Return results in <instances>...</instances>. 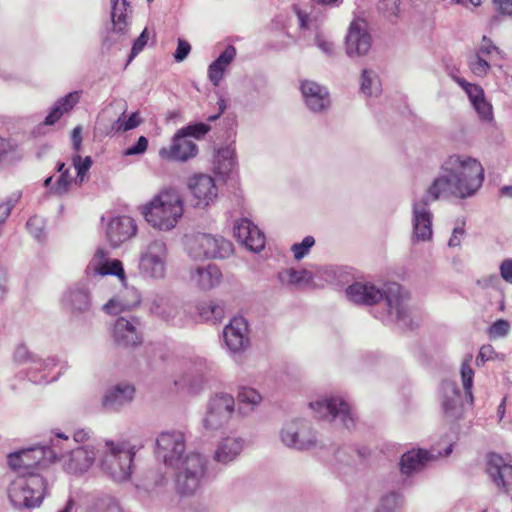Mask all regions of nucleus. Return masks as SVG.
Returning <instances> with one entry per match:
<instances>
[{"mask_svg":"<svg viewBox=\"0 0 512 512\" xmlns=\"http://www.w3.org/2000/svg\"><path fill=\"white\" fill-rule=\"evenodd\" d=\"M279 282L289 288H304L313 281V273L307 269L286 268L278 273Z\"/></svg>","mask_w":512,"mask_h":512,"instance_id":"35","label":"nucleus"},{"mask_svg":"<svg viewBox=\"0 0 512 512\" xmlns=\"http://www.w3.org/2000/svg\"><path fill=\"white\" fill-rule=\"evenodd\" d=\"M61 306L72 319H79L90 311L92 306L91 295L83 286L69 287L62 295Z\"/></svg>","mask_w":512,"mask_h":512,"instance_id":"21","label":"nucleus"},{"mask_svg":"<svg viewBox=\"0 0 512 512\" xmlns=\"http://www.w3.org/2000/svg\"><path fill=\"white\" fill-rule=\"evenodd\" d=\"M486 471L498 488L505 491L512 490V465L501 455L496 453L488 455Z\"/></svg>","mask_w":512,"mask_h":512,"instance_id":"25","label":"nucleus"},{"mask_svg":"<svg viewBox=\"0 0 512 512\" xmlns=\"http://www.w3.org/2000/svg\"><path fill=\"white\" fill-rule=\"evenodd\" d=\"M346 297L355 304L366 306L382 301L385 311L376 316L382 322H405L409 315V295L395 282L381 286L355 282L346 289Z\"/></svg>","mask_w":512,"mask_h":512,"instance_id":"4","label":"nucleus"},{"mask_svg":"<svg viewBox=\"0 0 512 512\" xmlns=\"http://www.w3.org/2000/svg\"><path fill=\"white\" fill-rule=\"evenodd\" d=\"M378 9L387 16H397L399 12L398 0H380Z\"/></svg>","mask_w":512,"mask_h":512,"instance_id":"57","label":"nucleus"},{"mask_svg":"<svg viewBox=\"0 0 512 512\" xmlns=\"http://www.w3.org/2000/svg\"><path fill=\"white\" fill-rule=\"evenodd\" d=\"M30 358V352L27 345L18 344L14 352V361L18 364L26 363Z\"/></svg>","mask_w":512,"mask_h":512,"instance_id":"61","label":"nucleus"},{"mask_svg":"<svg viewBox=\"0 0 512 512\" xmlns=\"http://www.w3.org/2000/svg\"><path fill=\"white\" fill-rule=\"evenodd\" d=\"M247 447L246 438L237 433L230 432L219 438L212 454L213 461L223 467H227L238 461Z\"/></svg>","mask_w":512,"mask_h":512,"instance_id":"16","label":"nucleus"},{"mask_svg":"<svg viewBox=\"0 0 512 512\" xmlns=\"http://www.w3.org/2000/svg\"><path fill=\"white\" fill-rule=\"evenodd\" d=\"M57 171L59 172V177L57 181L55 182V185L52 187V190L58 194L62 195L68 192L69 187L71 184L75 181L76 183V177L74 178L73 175L70 172V168H67L65 163L59 162L57 164Z\"/></svg>","mask_w":512,"mask_h":512,"instance_id":"43","label":"nucleus"},{"mask_svg":"<svg viewBox=\"0 0 512 512\" xmlns=\"http://www.w3.org/2000/svg\"><path fill=\"white\" fill-rule=\"evenodd\" d=\"M96 456L93 446H72L70 436L58 428L34 443V508L42 504L49 488V479L38 472L49 471L54 464L60 463L68 474L81 475L92 467Z\"/></svg>","mask_w":512,"mask_h":512,"instance_id":"2","label":"nucleus"},{"mask_svg":"<svg viewBox=\"0 0 512 512\" xmlns=\"http://www.w3.org/2000/svg\"><path fill=\"white\" fill-rule=\"evenodd\" d=\"M469 356L461 365V378L464 388V396L454 381L445 380L440 387L439 401L441 410L448 420H456L463 415L464 402L471 404L473 401L472 387L474 371L469 362Z\"/></svg>","mask_w":512,"mask_h":512,"instance_id":"6","label":"nucleus"},{"mask_svg":"<svg viewBox=\"0 0 512 512\" xmlns=\"http://www.w3.org/2000/svg\"><path fill=\"white\" fill-rule=\"evenodd\" d=\"M21 157L22 154L18 146L0 136V166L11 164L21 159Z\"/></svg>","mask_w":512,"mask_h":512,"instance_id":"44","label":"nucleus"},{"mask_svg":"<svg viewBox=\"0 0 512 512\" xmlns=\"http://www.w3.org/2000/svg\"><path fill=\"white\" fill-rule=\"evenodd\" d=\"M32 448L16 451L8 455V464L18 476H32Z\"/></svg>","mask_w":512,"mask_h":512,"instance_id":"38","label":"nucleus"},{"mask_svg":"<svg viewBox=\"0 0 512 512\" xmlns=\"http://www.w3.org/2000/svg\"><path fill=\"white\" fill-rule=\"evenodd\" d=\"M209 362L200 356L183 358L179 362V372L175 376V386L189 394L202 392L207 383L206 375L210 371Z\"/></svg>","mask_w":512,"mask_h":512,"instance_id":"11","label":"nucleus"},{"mask_svg":"<svg viewBox=\"0 0 512 512\" xmlns=\"http://www.w3.org/2000/svg\"><path fill=\"white\" fill-rule=\"evenodd\" d=\"M72 166L76 170V181L81 184L84 181L86 173L92 166V159L90 156L82 158L78 153L72 156Z\"/></svg>","mask_w":512,"mask_h":512,"instance_id":"50","label":"nucleus"},{"mask_svg":"<svg viewBox=\"0 0 512 512\" xmlns=\"http://www.w3.org/2000/svg\"><path fill=\"white\" fill-rule=\"evenodd\" d=\"M236 48L232 45L227 46L224 51L209 65L208 78L215 86H219L224 74L228 70L230 64L236 58Z\"/></svg>","mask_w":512,"mask_h":512,"instance_id":"33","label":"nucleus"},{"mask_svg":"<svg viewBox=\"0 0 512 512\" xmlns=\"http://www.w3.org/2000/svg\"><path fill=\"white\" fill-rule=\"evenodd\" d=\"M197 152L198 149L195 142L178 131L173 137L171 146L161 148L159 155L163 159L186 161L196 156Z\"/></svg>","mask_w":512,"mask_h":512,"instance_id":"26","label":"nucleus"},{"mask_svg":"<svg viewBox=\"0 0 512 512\" xmlns=\"http://www.w3.org/2000/svg\"><path fill=\"white\" fill-rule=\"evenodd\" d=\"M141 123V118L138 112H133L128 119H123L122 117H119L114 125L113 128L116 131L126 132L129 130H132L136 127H138Z\"/></svg>","mask_w":512,"mask_h":512,"instance_id":"52","label":"nucleus"},{"mask_svg":"<svg viewBox=\"0 0 512 512\" xmlns=\"http://www.w3.org/2000/svg\"><path fill=\"white\" fill-rule=\"evenodd\" d=\"M455 80L466 92L478 116L483 121L491 122L493 120L492 105L486 100L483 89L478 85L467 82L463 78H455Z\"/></svg>","mask_w":512,"mask_h":512,"instance_id":"29","label":"nucleus"},{"mask_svg":"<svg viewBox=\"0 0 512 512\" xmlns=\"http://www.w3.org/2000/svg\"><path fill=\"white\" fill-rule=\"evenodd\" d=\"M310 408L322 419L345 429L355 426V417L347 401L340 396L321 397L309 403Z\"/></svg>","mask_w":512,"mask_h":512,"instance_id":"14","label":"nucleus"},{"mask_svg":"<svg viewBox=\"0 0 512 512\" xmlns=\"http://www.w3.org/2000/svg\"><path fill=\"white\" fill-rule=\"evenodd\" d=\"M142 213L154 229L171 231L184 214L182 196L176 189L162 190L143 207Z\"/></svg>","mask_w":512,"mask_h":512,"instance_id":"5","label":"nucleus"},{"mask_svg":"<svg viewBox=\"0 0 512 512\" xmlns=\"http://www.w3.org/2000/svg\"><path fill=\"white\" fill-rule=\"evenodd\" d=\"M199 317L203 321H211L216 322L219 321L224 313L222 306L213 302V301H205L201 302L197 306Z\"/></svg>","mask_w":512,"mask_h":512,"instance_id":"45","label":"nucleus"},{"mask_svg":"<svg viewBox=\"0 0 512 512\" xmlns=\"http://www.w3.org/2000/svg\"><path fill=\"white\" fill-rule=\"evenodd\" d=\"M225 348L231 356L243 354L250 347V328L243 316L233 317L223 329Z\"/></svg>","mask_w":512,"mask_h":512,"instance_id":"15","label":"nucleus"},{"mask_svg":"<svg viewBox=\"0 0 512 512\" xmlns=\"http://www.w3.org/2000/svg\"><path fill=\"white\" fill-rule=\"evenodd\" d=\"M186 450V438L183 432L169 430L161 432L156 439V455L166 466L176 469L175 490L181 497L195 495L202 487L206 469V457L197 452Z\"/></svg>","mask_w":512,"mask_h":512,"instance_id":"3","label":"nucleus"},{"mask_svg":"<svg viewBox=\"0 0 512 512\" xmlns=\"http://www.w3.org/2000/svg\"><path fill=\"white\" fill-rule=\"evenodd\" d=\"M136 230V223L130 216H114L109 219L105 234L111 246L119 247L122 243L134 236Z\"/></svg>","mask_w":512,"mask_h":512,"instance_id":"24","label":"nucleus"},{"mask_svg":"<svg viewBox=\"0 0 512 512\" xmlns=\"http://www.w3.org/2000/svg\"><path fill=\"white\" fill-rule=\"evenodd\" d=\"M236 412L235 398L231 393L218 391L206 403L202 426L206 431H217L229 425Z\"/></svg>","mask_w":512,"mask_h":512,"instance_id":"12","label":"nucleus"},{"mask_svg":"<svg viewBox=\"0 0 512 512\" xmlns=\"http://www.w3.org/2000/svg\"><path fill=\"white\" fill-rule=\"evenodd\" d=\"M510 323L505 319L495 321L489 328V336L491 338H503L510 332Z\"/></svg>","mask_w":512,"mask_h":512,"instance_id":"54","label":"nucleus"},{"mask_svg":"<svg viewBox=\"0 0 512 512\" xmlns=\"http://www.w3.org/2000/svg\"><path fill=\"white\" fill-rule=\"evenodd\" d=\"M81 92L72 91L67 95L59 98L51 107L49 113L45 117L43 124L46 126L54 125L61 117L70 112L80 101Z\"/></svg>","mask_w":512,"mask_h":512,"instance_id":"34","label":"nucleus"},{"mask_svg":"<svg viewBox=\"0 0 512 512\" xmlns=\"http://www.w3.org/2000/svg\"><path fill=\"white\" fill-rule=\"evenodd\" d=\"M237 399L240 404L248 405L249 411H254L262 402V395L254 388L241 386L238 389Z\"/></svg>","mask_w":512,"mask_h":512,"instance_id":"46","label":"nucleus"},{"mask_svg":"<svg viewBox=\"0 0 512 512\" xmlns=\"http://www.w3.org/2000/svg\"><path fill=\"white\" fill-rule=\"evenodd\" d=\"M492 4L500 15L512 17V0H492Z\"/></svg>","mask_w":512,"mask_h":512,"instance_id":"59","label":"nucleus"},{"mask_svg":"<svg viewBox=\"0 0 512 512\" xmlns=\"http://www.w3.org/2000/svg\"><path fill=\"white\" fill-rule=\"evenodd\" d=\"M314 244L315 239L312 236H306L301 242L294 243L291 246V252L293 253L294 259L299 261L306 257Z\"/></svg>","mask_w":512,"mask_h":512,"instance_id":"51","label":"nucleus"},{"mask_svg":"<svg viewBox=\"0 0 512 512\" xmlns=\"http://www.w3.org/2000/svg\"><path fill=\"white\" fill-rule=\"evenodd\" d=\"M112 335L114 341L124 347H134L142 341L139 322L136 319L119 317L114 323Z\"/></svg>","mask_w":512,"mask_h":512,"instance_id":"28","label":"nucleus"},{"mask_svg":"<svg viewBox=\"0 0 512 512\" xmlns=\"http://www.w3.org/2000/svg\"><path fill=\"white\" fill-rule=\"evenodd\" d=\"M88 512H123V509L117 499L111 495L104 494L92 499Z\"/></svg>","mask_w":512,"mask_h":512,"instance_id":"42","label":"nucleus"},{"mask_svg":"<svg viewBox=\"0 0 512 512\" xmlns=\"http://www.w3.org/2000/svg\"><path fill=\"white\" fill-rule=\"evenodd\" d=\"M404 504V496L395 491L385 494L377 507L376 512H396Z\"/></svg>","mask_w":512,"mask_h":512,"instance_id":"47","label":"nucleus"},{"mask_svg":"<svg viewBox=\"0 0 512 512\" xmlns=\"http://www.w3.org/2000/svg\"><path fill=\"white\" fill-rule=\"evenodd\" d=\"M474 53L490 60L493 59L494 55H499L500 58H503L502 51L485 35L482 36Z\"/></svg>","mask_w":512,"mask_h":512,"instance_id":"49","label":"nucleus"},{"mask_svg":"<svg viewBox=\"0 0 512 512\" xmlns=\"http://www.w3.org/2000/svg\"><path fill=\"white\" fill-rule=\"evenodd\" d=\"M56 360L53 357L34 358V384H47L57 380L58 374H53Z\"/></svg>","mask_w":512,"mask_h":512,"instance_id":"39","label":"nucleus"},{"mask_svg":"<svg viewBox=\"0 0 512 512\" xmlns=\"http://www.w3.org/2000/svg\"><path fill=\"white\" fill-rule=\"evenodd\" d=\"M135 447L128 441H105L100 458L102 471L117 482L126 481L131 475Z\"/></svg>","mask_w":512,"mask_h":512,"instance_id":"7","label":"nucleus"},{"mask_svg":"<svg viewBox=\"0 0 512 512\" xmlns=\"http://www.w3.org/2000/svg\"><path fill=\"white\" fill-rule=\"evenodd\" d=\"M236 167L235 150L226 146L217 151L214 156V172L221 179L226 180Z\"/></svg>","mask_w":512,"mask_h":512,"instance_id":"37","label":"nucleus"},{"mask_svg":"<svg viewBox=\"0 0 512 512\" xmlns=\"http://www.w3.org/2000/svg\"><path fill=\"white\" fill-rule=\"evenodd\" d=\"M185 251L194 260L225 259L233 253L232 243L222 236L196 232L184 239Z\"/></svg>","mask_w":512,"mask_h":512,"instance_id":"9","label":"nucleus"},{"mask_svg":"<svg viewBox=\"0 0 512 512\" xmlns=\"http://www.w3.org/2000/svg\"><path fill=\"white\" fill-rule=\"evenodd\" d=\"M134 395V386L128 383H119L105 392L102 406L109 411H119L132 402Z\"/></svg>","mask_w":512,"mask_h":512,"instance_id":"30","label":"nucleus"},{"mask_svg":"<svg viewBox=\"0 0 512 512\" xmlns=\"http://www.w3.org/2000/svg\"><path fill=\"white\" fill-rule=\"evenodd\" d=\"M187 186L192 195L194 207L206 208L215 203L218 187L212 176L202 173L194 174L188 179Z\"/></svg>","mask_w":512,"mask_h":512,"instance_id":"18","label":"nucleus"},{"mask_svg":"<svg viewBox=\"0 0 512 512\" xmlns=\"http://www.w3.org/2000/svg\"><path fill=\"white\" fill-rule=\"evenodd\" d=\"M466 237L465 221L457 220L448 241L450 248H459Z\"/></svg>","mask_w":512,"mask_h":512,"instance_id":"53","label":"nucleus"},{"mask_svg":"<svg viewBox=\"0 0 512 512\" xmlns=\"http://www.w3.org/2000/svg\"><path fill=\"white\" fill-rule=\"evenodd\" d=\"M372 46V37L367 29L365 20L354 19L349 26L345 41L346 54L349 57L367 55Z\"/></svg>","mask_w":512,"mask_h":512,"instance_id":"20","label":"nucleus"},{"mask_svg":"<svg viewBox=\"0 0 512 512\" xmlns=\"http://www.w3.org/2000/svg\"><path fill=\"white\" fill-rule=\"evenodd\" d=\"M209 130V126L204 123H198L194 125H189L185 128L180 129L179 131L184 134L186 137H195L200 138L204 136Z\"/></svg>","mask_w":512,"mask_h":512,"instance_id":"55","label":"nucleus"},{"mask_svg":"<svg viewBox=\"0 0 512 512\" xmlns=\"http://www.w3.org/2000/svg\"><path fill=\"white\" fill-rule=\"evenodd\" d=\"M279 438L285 447L300 452L310 451L320 446L318 432L311 422L304 418L286 421L279 431Z\"/></svg>","mask_w":512,"mask_h":512,"instance_id":"10","label":"nucleus"},{"mask_svg":"<svg viewBox=\"0 0 512 512\" xmlns=\"http://www.w3.org/2000/svg\"><path fill=\"white\" fill-rule=\"evenodd\" d=\"M492 60L481 57L475 53L471 54L468 58V66L471 70V72L478 76V77H484L488 74L490 71L491 65L490 62Z\"/></svg>","mask_w":512,"mask_h":512,"instance_id":"48","label":"nucleus"},{"mask_svg":"<svg viewBox=\"0 0 512 512\" xmlns=\"http://www.w3.org/2000/svg\"><path fill=\"white\" fill-rule=\"evenodd\" d=\"M85 273L87 277L116 276L123 284L126 282V275L123 264L118 259H110L109 252L104 248H98L88 265L86 266Z\"/></svg>","mask_w":512,"mask_h":512,"instance_id":"19","label":"nucleus"},{"mask_svg":"<svg viewBox=\"0 0 512 512\" xmlns=\"http://www.w3.org/2000/svg\"><path fill=\"white\" fill-rule=\"evenodd\" d=\"M190 51H191L190 44L183 39H178L177 48L174 53V59L177 62H182L189 55Z\"/></svg>","mask_w":512,"mask_h":512,"instance_id":"60","label":"nucleus"},{"mask_svg":"<svg viewBox=\"0 0 512 512\" xmlns=\"http://www.w3.org/2000/svg\"><path fill=\"white\" fill-rule=\"evenodd\" d=\"M300 91L305 106L311 112L323 113L330 108V93L325 86L313 80L306 79L300 82Z\"/></svg>","mask_w":512,"mask_h":512,"instance_id":"22","label":"nucleus"},{"mask_svg":"<svg viewBox=\"0 0 512 512\" xmlns=\"http://www.w3.org/2000/svg\"><path fill=\"white\" fill-rule=\"evenodd\" d=\"M235 238L252 252H260L265 247V236L248 218H241L233 225Z\"/></svg>","mask_w":512,"mask_h":512,"instance_id":"23","label":"nucleus"},{"mask_svg":"<svg viewBox=\"0 0 512 512\" xmlns=\"http://www.w3.org/2000/svg\"><path fill=\"white\" fill-rule=\"evenodd\" d=\"M442 174L434 179L421 198L412 202V239H432V213L429 205L439 198L455 196L465 199L473 196L483 185L485 170L481 162L469 155L453 154L441 166Z\"/></svg>","mask_w":512,"mask_h":512,"instance_id":"1","label":"nucleus"},{"mask_svg":"<svg viewBox=\"0 0 512 512\" xmlns=\"http://www.w3.org/2000/svg\"><path fill=\"white\" fill-rule=\"evenodd\" d=\"M189 281L202 291L217 287L222 281V272L215 264L193 266L189 270Z\"/></svg>","mask_w":512,"mask_h":512,"instance_id":"27","label":"nucleus"},{"mask_svg":"<svg viewBox=\"0 0 512 512\" xmlns=\"http://www.w3.org/2000/svg\"><path fill=\"white\" fill-rule=\"evenodd\" d=\"M500 273L506 282L512 284V259H506L501 263Z\"/></svg>","mask_w":512,"mask_h":512,"instance_id":"63","label":"nucleus"},{"mask_svg":"<svg viewBox=\"0 0 512 512\" xmlns=\"http://www.w3.org/2000/svg\"><path fill=\"white\" fill-rule=\"evenodd\" d=\"M432 455L426 450L418 449L404 453L400 460V470L404 475H411L420 471L430 460Z\"/></svg>","mask_w":512,"mask_h":512,"instance_id":"36","label":"nucleus"},{"mask_svg":"<svg viewBox=\"0 0 512 512\" xmlns=\"http://www.w3.org/2000/svg\"><path fill=\"white\" fill-rule=\"evenodd\" d=\"M293 11L298 20L295 43L300 46L315 45L327 56H332L335 50L334 44L320 33L317 19L298 5L293 6Z\"/></svg>","mask_w":512,"mask_h":512,"instance_id":"13","label":"nucleus"},{"mask_svg":"<svg viewBox=\"0 0 512 512\" xmlns=\"http://www.w3.org/2000/svg\"><path fill=\"white\" fill-rule=\"evenodd\" d=\"M112 11L111 19L113 23V29L117 33H123L126 31L129 25V4L126 0L119 2H111Z\"/></svg>","mask_w":512,"mask_h":512,"instance_id":"40","label":"nucleus"},{"mask_svg":"<svg viewBox=\"0 0 512 512\" xmlns=\"http://www.w3.org/2000/svg\"><path fill=\"white\" fill-rule=\"evenodd\" d=\"M360 90L366 97H377L381 93V83L375 71L370 69L362 71Z\"/></svg>","mask_w":512,"mask_h":512,"instance_id":"41","label":"nucleus"},{"mask_svg":"<svg viewBox=\"0 0 512 512\" xmlns=\"http://www.w3.org/2000/svg\"><path fill=\"white\" fill-rule=\"evenodd\" d=\"M169 250L165 240L156 238L144 243L139 250L138 272L149 281H161L167 276Z\"/></svg>","mask_w":512,"mask_h":512,"instance_id":"8","label":"nucleus"},{"mask_svg":"<svg viewBox=\"0 0 512 512\" xmlns=\"http://www.w3.org/2000/svg\"><path fill=\"white\" fill-rule=\"evenodd\" d=\"M148 147V140L145 136H140L136 144L130 146L124 151L125 156L140 155L143 154Z\"/></svg>","mask_w":512,"mask_h":512,"instance_id":"58","label":"nucleus"},{"mask_svg":"<svg viewBox=\"0 0 512 512\" xmlns=\"http://www.w3.org/2000/svg\"><path fill=\"white\" fill-rule=\"evenodd\" d=\"M148 38L147 29H144L133 43L128 62H131L143 50L148 42Z\"/></svg>","mask_w":512,"mask_h":512,"instance_id":"56","label":"nucleus"},{"mask_svg":"<svg viewBox=\"0 0 512 512\" xmlns=\"http://www.w3.org/2000/svg\"><path fill=\"white\" fill-rule=\"evenodd\" d=\"M149 311L159 319L174 325L185 324L186 310L184 306L167 295L156 294L149 300Z\"/></svg>","mask_w":512,"mask_h":512,"instance_id":"17","label":"nucleus"},{"mask_svg":"<svg viewBox=\"0 0 512 512\" xmlns=\"http://www.w3.org/2000/svg\"><path fill=\"white\" fill-rule=\"evenodd\" d=\"M8 496L14 508L19 510H29L32 507V488L30 486V477L17 476L9 487Z\"/></svg>","mask_w":512,"mask_h":512,"instance_id":"32","label":"nucleus"},{"mask_svg":"<svg viewBox=\"0 0 512 512\" xmlns=\"http://www.w3.org/2000/svg\"><path fill=\"white\" fill-rule=\"evenodd\" d=\"M479 359L485 360L486 362L489 360L494 359V356L496 355V352L492 345H483L479 350Z\"/></svg>","mask_w":512,"mask_h":512,"instance_id":"64","label":"nucleus"},{"mask_svg":"<svg viewBox=\"0 0 512 512\" xmlns=\"http://www.w3.org/2000/svg\"><path fill=\"white\" fill-rule=\"evenodd\" d=\"M140 301L141 297L136 289L125 287L105 303L102 309L107 314L117 315L136 307Z\"/></svg>","mask_w":512,"mask_h":512,"instance_id":"31","label":"nucleus"},{"mask_svg":"<svg viewBox=\"0 0 512 512\" xmlns=\"http://www.w3.org/2000/svg\"><path fill=\"white\" fill-rule=\"evenodd\" d=\"M82 130V126L77 125L73 128L71 133V141L75 153H79L82 147Z\"/></svg>","mask_w":512,"mask_h":512,"instance_id":"62","label":"nucleus"}]
</instances>
